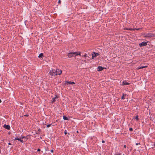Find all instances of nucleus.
Here are the masks:
<instances>
[{
  "instance_id": "f257e3e1",
  "label": "nucleus",
  "mask_w": 155,
  "mask_h": 155,
  "mask_svg": "<svg viewBox=\"0 0 155 155\" xmlns=\"http://www.w3.org/2000/svg\"><path fill=\"white\" fill-rule=\"evenodd\" d=\"M56 73V72L55 71V70L54 69H52V70H51L50 71L49 74H50L51 76H55L57 75V74Z\"/></svg>"
},
{
  "instance_id": "f03ea898",
  "label": "nucleus",
  "mask_w": 155,
  "mask_h": 155,
  "mask_svg": "<svg viewBox=\"0 0 155 155\" xmlns=\"http://www.w3.org/2000/svg\"><path fill=\"white\" fill-rule=\"evenodd\" d=\"M154 35L152 33H148L147 34L144 36V37L146 38H149L154 37Z\"/></svg>"
},
{
  "instance_id": "7ed1b4c3",
  "label": "nucleus",
  "mask_w": 155,
  "mask_h": 155,
  "mask_svg": "<svg viewBox=\"0 0 155 155\" xmlns=\"http://www.w3.org/2000/svg\"><path fill=\"white\" fill-rule=\"evenodd\" d=\"M99 55V53L94 52L92 54V58H95L97 56H98Z\"/></svg>"
},
{
  "instance_id": "20e7f679",
  "label": "nucleus",
  "mask_w": 155,
  "mask_h": 155,
  "mask_svg": "<svg viewBox=\"0 0 155 155\" xmlns=\"http://www.w3.org/2000/svg\"><path fill=\"white\" fill-rule=\"evenodd\" d=\"M55 71L56 72V74H57V75H60L61 74L62 71L59 69H57L56 70H55Z\"/></svg>"
},
{
  "instance_id": "39448f33",
  "label": "nucleus",
  "mask_w": 155,
  "mask_h": 155,
  "mask_svg": "<svg viewBox=\"0 0 155 155\" xmlns=\"http://www.w3.org/2000/svg\"><path fill=\"white\" fill-rule=\"evenodd\" d=\"M74 54L75 53H74V52H71L68 53L67 55V56H68L69 58H71L72 57L74 56Z\"/></svg>"
},
{
  "instance_id": "423d86ee",
  "label": "nucleus",
  "mask_w": 155,
  "mask_h": 155,
  "mask_svg": "<svg viewBox=\"0 0 155 155\" xmlns=\"http://www.w3.org/2000/svg\"><path fill=\"white\" fill-rule=\"evenodd\" d=\"M147 42H143L139 44V46L140 47H142L143 46H145L147 45Z\"/></svg>"
},
{
  "instance_id": "0eeeda50",
  "label": "nucleus",
  "mask_w": 155,
  "mask_h": 155,
  "mask_svg": "<svg viewBox=\"0 0 155 155\" xmlns=\"http://www.w3.org/2000/svg\"><path fill=\"white\" fill-rule=\"evenodd\" d=\"M75 84V83L73 81L71 82V81H66L65 83L64 84V85H66V84Z\"/></svg>"
},
{
  "instance_id": "6e6552de",
  "label": "nucleus",
  "mask_w": 155,
  "mask_h": 155,
  "mask_svg": "<svg viewBox=\"0 0 155 155\" xmlns=\"http://www.w3.org/2000/svg\"><path fill=\"white\" fill-rule=\"evenodd\" d=\"M105 68L101 66H99L97 68V71H101L104 70Z\"/></svg>"
},
{
  "instance_id": "1a4fd4ad",
  "label": "nucleus",
  "mask_w": 155,
  "mask_h": 155,
  "mask_svg": "<svg viewBox=\"0 0 155 155\" xmlns=\"http://www.w3.org/2000/svg\"><path fill=\"white\" fill-rule=\"evenodd\" d=\"M3 127L8 130H10V126L9 125H6V124L3 126Z\"/></svg>"
},
{
  "instance_id": "9d476101",
  "label": "nucleus",
  "mask_w": 155,
  "mask_h": 155,
  "mask_svg": "<svg viewBox=\"0 0 155 155\" xmlns=\"http://www.w3.org/2000/svg\"><path fill=\"white\" fill-rule=\"evenodd\" d=\"M130 84V83L127 82L126 81H124L123 82L122 85H128Z\"/></svg>"
},
{
  "instance_id": "9b49d317",
  "label": "nucleus",
  "mask_w": 155,
  "mask_h": 155,
  "mask_svg": "<svg viewBox=\"0 0 155 155\" xmlns=\"http://www.w3.org/2000/svg\"><path fill=\"white\" fill-rule=\"evenodd\" d=\"M74 53H75V56L77 55H81V52L80 51H76L75 52H74Z\"/></svg>"
},
{
  "instance_id": "f8f14e48",
  "label": "nucleus",
  "mask_w": 155,
  "mask_h": 155,
  "mask_svg": "<svg viewBox=\"0 0 155 155\" xmlns=\"http://www.w3.org/2000/svg\"><path fill=\"white\" fill-rule=\"evenodd\" d=\"M63 119L64 120H69V118H68V117H66L65 115H64L63 116Z\"/></svg>"
},
{
  "instance_id": "ddd939ff",
  "label": "nucleus",
  "mask_w": 155,
  "mask_h": 155,
  "mask_svg": "<svg viewBox=\"0 0 155 155\" xmlns=\"http://www.w3.org/2000/svg\"><path fill=\"white\" fill-rule=\"evenodd\" d=\"M44 57V54L43 53H40L38 55V57L39 58H42Z\"/></svg>"
},
{
  "instance_id": "4468645a",
  "label": "nucleus",
  "mask_w": 155,
  "mask_h": 155,
  "mask_svg": "<svg viewBox=\"0 0 155 155\" xmlns=\"http://www.w3.org/2000/svg\"><path fill=\"white\" fill-rule=\"evenodd\" d=\"M135 29H136V28H126V29H124V30H135Z\"/></svg>"
},
{
  "instance_id": "2eb2a0df",
  "label": "nucleus",
  "mask_w": 155,
  "mask_h": 155,
  "mask_svg": "<svg viewBox=\"0 0 155 155\" xmlns=\"http://www.w3.org/2000/svg\"><path fill=\"white\" fill-rule=\"evenodd\" d=\"M126 94H123V96L121 97V99H125V98L124 97V96H126Z\"/></svg>"
},
{
  "instance_id": "dca6fc26",
  "label": "nucleus",
  "mask_w": 155,
  "mask_h": 155,
  "mask_svg": "<svg viewBox=\"0 0 155 155\" xmlns=\"http://www.w3.org/2000/svg\"><path fill=\"white\" fill-rule=\"evenodd\" d=\"M52 101L51 102L52 103H53L55 102V100H56L55 98L54 97V98H52Z\"/></svg>"
},
{
  "instance_id": "f3484780",
  "label": "nucleus",
  "mask_w": 155,
  "mask_h": 155,
  "mask_svg": "<svg viewBox=\"0 0 155 155\" xmlns=\"http://www.w3.org/2000/svg\"><path fill=\"white\" fill-rule=\"evenodd\" d=\"M134 119H136L137 120H139V118L138 115H137L135 117H134Z\"/></svg>"
},
{
  "instance_id": "a211bd4d",
  "label": "nucleus",
  "mask_w": 155,
  "mask_h": 155,
  "mask_svg": "<svg viewBox=\"0 0 155 155\" xmlns=\"http://www.w3.org/2000/svg\"><path fill=\"white\" fill-rule=\"evenodd\" d=\"M21 137L20 138H18V137H17V138H15L13 140H18V141H20V140L21 139Z\"/></svg>"
},
{
  "instance_id": "6ab92c4d",
  "label": "nucleus",
  "mask_w": 155,
  "mask_h": 155,
  "mask_svg": "<svg viewBox=\"0 0 155 155\" xmlns=\"http://www.w3.org/2000/svg\"><path fill=\"white\" fill-rule=\"evenodd\" d=\"M147 67V66H141L140 68H139V69H142V68H145Z\"/></svg>"
},
{
  "instance_id": "aec40b11",
  "label": "nucleus",
  "mask_w": 155,
  "mask_h": 155,
  "mask_svg": "<svg viewBox=\"0 0 155 155\" xmlns=\"http://www.w3.org/2000/svg\"><path fill=\"white\" fill-rule=\"evenodd\" d=\"M29 136L28 135L26 136V137H25V138H26L27 139H28V138H29Z\"/></svg>"
},
{
  "instance_id": "412c9836",
  "label": "nucleus",
  "mask_w": 155,
  "mask_h": 155,
  "mask_svg": "<svg viewBox=\"0 0 155 155\" xmlns=\"http://www.w3.org/2000/svg\"><path fill=\"white\" fill-rule=\"evenodd\" d=\"M133 130V129L132 128H129V130L130 131H132Z\"/></svg>"
},
{
  "instance_id": "4be33fe9",
  "label": "nucleus",
  "mask_w": 155,
  "mask_h": 155,
  "mask_svg": "<svg viewBox=\"0 0 155 155\" xmlns=\"http://www.w3.org/2000/svg\"><path fill=\"white\" fill-rule=\"evenodd\" d=\"M59 97V96L57 95H55V97H54V98H55V99H57V98H58Z\"/></svg>"
},
{
  "instance_id": "5701e85b",
  "label": "nucleus",
  "mask_w": 155,
  "mask_h": 155,
  "mask_svg": "<svg viewBox=\"0 0 155 155\" xmlns=\"http://www.w3.org/2000/svg\"><path fill=\"white\" fill-rule=\"evenodd\" d=\"M64 133L65 135H66L67 134V132L66 130H65L64 131Z\"/></svg>"
},
{
  "instance_id": "b1692460",
  "label": "nucleus",
  "mask_w": 155,
  "mask_h": 155,
  "mask_svg": "<svg viewBox=\"0 0 155 155\" xmlns=\"http://www.w3.org/2000/svg\"><path fill=\"white\" fill-rule=\"evenodd\" d=\"M51 124H48L47 125V127H49L51 126Z\"/></svg>"
},
{
  "instance_id": "393cba45",
  "label": "nucleus",
  "mask_w": 155,
  "mask_h": 155,
  "mask_svg": "<svg viewBox=\"0 0 155 155\" xmlns=\"http://www.w3.org/2000/svg\"><path fill=\"white\" fill-rule=\"evenodd\" d=\"M20 142H21V143H24V141H23V140H22L21 139L20 140Z\"/></svg>"
},
{
  "instance_id": "a878e982",
  "label": "nucleus",
  "mask_w": 155,
  "mask_h": 155,
  "mask_svg": "<svg viewBox=\"0 0 155 155\" xmlns=\"http://www.w3.org/2000/svg\"><path fill=\"white\" fill-rule=\"evenodd\" d=\"M61 2L60 0H59L58 2V4H60L61 3Z\"/></svg>"
},
{
  "instance_id": "bb28decb",
  "label": "nucleus",
  "mask_w": 155,
  "mask_h": 155,
  "mask_svg": "<svg viewBox=\"0 0 155 155\" xmlns=\"http://www.w3.org/2000/svg\"><path fill=\"white\" fill-rule=\"evenodd\" d=\"M115 155H121V153H116Z\"/></svg>"
},
{
  "instance_id": "cd10ccee",
  "label": "nucleus",
  "mask_w": 155,
  "mask_h": 155,
  "mask_svg": "<svg viewBox=\"0 0 155 155\" xmlns=\"http://www.w3.org/2000/svg\"><path fill=\"white\" fill-rule=\"evenodd\" d=\"M21 138L22 139H23L25 138V136H21Z\"/></svg>"
},
{
  "instance_id": "c85d7f7f",
  "label": "nucleus",
  "mask_w": 155,
  "mask_h": 155,
  "mask_svg": "<svg viewBox=\"0 0 155 155\" xmlns=\"http://www.w3.org/2000/svg\"><path fill=\"white\" fill-rule=\"evenodd\" d=\"M41 151V150L39 148H38L37 150V151L38 152H39V151Z\"/></svg>"
},
{
  "instance_id": "c756f323",
  "label": "nucleus",
  "mask_w": 155,
  "mask_h": 155,
  "mask_svg": "<svg viewBox=\"0 0 155 155\" xmlns=\"http://www.w3.org/2000/svg\"><path fill=\"white\" fill-rule=\"evenodd\" d=\"M83 57H84L85 58L86 57H87V54H84L83 56Z\"/></svg>"
},
{
  "instance_id": "7c9ffc66",
  "label": "nucleus",
  "mask_w": 155,
  "mask_h": 155,
  "mask_svg": "<svg viewBox=\"0 0 155 155\" xmlns=\"http://www.w3.org/2000/svg\"><path fill=\"white\" fill-rule=\"evenodd\" d=\"M24 116H25V117H28L29 116V115H28V114H25Z\"/></svg>"
},
{
  "instance_id": "2f4dec72",
  "label": "nucleus",
  "mask_w": 155,
  "mask_h": 155,
  "mask_svg": "<svg viewBox=\"0 0 155 155\" xmlns=\"http://www.w3.org/2000/svg\"><path fill=\"white\" fill-rule=\"evenodd\" d=\"M102 142L103 143H105V141L104 140H102Z\"/></svg>"
},
{
  "instance_id": "473e14b6",
  "label": "nucleus",
  "mask_w": 155,
  "mask_h": 155,
  "mask_svg": "<svg viewBox=\"0 0 155 155\" xmlns=\"http://www.w3.org/2000/svg\"><path fill=\"white\" fill-rule=\"evenodd\" d=\"M36 133L37 134H39V132H37Z\"/></svg>"
},
{
  "instance_id": "72a5a7b5",
  "label": "nucleus",
  "mask_w": 155,
  "mask_h": 155,
  "mask_svg": "<svg viewBox=\"0 0 155 155\" xmlns=\"http://www.w3.org/2000/svg\"><path fill=\"white\" fill-rule=\"evenodd\" d=\"M126 145H124V148H126Z\"/></svg>"
},
{
  "instance_id": "f704fd0d",
  "label": "nucleus",
  "mask_w": 155,
  "mask_h": 155,
  "mask_svg": "<svg viewBox=\"0 0 155 155\" xmlns=\"http://www.w3.org/2000/svg\"><path fill=\"white\" fill-rule=\"evenodd\" d=\"M51 152L53 153V152H54V150H51Z\"/></svg>"
},
{
  "instance_id": "c9c22d12",
  "label": "nucleus",
  "mask_w": 155,
  "mask_h": 155,
  "mask_svg": "<svg viewBox=\"0 0 155 155\" xmlns=\"http://www.w3.org/2000/svg\"><path fill=\"white\" fill-rule=\"evenodd\" d=\"M45 150H46V151H48V150H49V149L48 148H47V149H45Z\"/></svg>"
},
{
  "instance_id": "e433bc0d",
  "label": "nucleus",
  "mask_w": 155,
  "mask_h": 155,
  "mask_svg": "<svg viewBox=\"0 0 155 155\" xmlns=\"http://www.w3.org/2000/svg\"><path fill=\"white\" fill-rule=\"evenodd\" d=\"M41 131V130L40 129H39L38 130V132H40V131Z\"/></svg>"
},
{
  "instance_id": "4c0bfd02",
  "label": "nucleus",
  "mask_w": 155,
  "mask_h": 155,
  "mask_svg": "<svg viewBox=\"0 0 155 155\" xmlns=\"http://www.w3.org/2000/svg\"><path fill=\"white\" fill-rule=\"evenodd\" d=\"M8 144L9 145H11V144L10 143H8Z\"/></svg>"
},
{
  "instance_id": "58836bf2",
  "label": "nucleus",
  "mask_w": 155,
  "mask_h": 155,
  "mask_svg": "<svg viewBox=\"0 0 155 155\" xmlns=\"http://www.w3.org/2000/svg\"><path fill=\"white\" fill-rule=\"evenodd\" d=\"M140 29V28H137V29L136 28V29L137 30H139Z\"/></svg>"
},
{
  "instance_id": "ea45409f",
  "label": "nucleus",
  "mask_w": 155,
  "mask_h": 155,
  "mask_svg": "<svg viewBox=\"0 0 155 155\" xmlns=\"http://www.w3.org/2000/svg\"><path fill=\"white\" fill-rule=\"evenodd\" d=\"M2 102V101L1 99H0V103Z\"/></svg>"
},
{
  "instance_id": "a19ab883",
  "label": "nucleus",
  "mask_w": 155,
  "mask_h": 155,
  "mask_svg": "<svg viewBox=\"0 0 155 155\" xmlns=\"http://www.w3.org/2000/svg\"><path fill=\"white\" fill-rule=\"evenodd\" d=\"M136 145H138V143H136Z\"/></svg>"
},
{
  "instance_id": "79ce46f5",
  "label": "nucleus",
  "mask_w": 155,
  "mask_h": 155,
  "mask_svg": "<svg viewBox=\"0 0 155 155\" xmlns=\"http://www.w3.org/2000/svg\"><path fill=\"white\" fill-rule=\"evenodd\" d=\"M77 133H79V132H78V131H77Z\"/></svg>"
},
{
  "instance_id": "37998d69",
  "label": "nucleus",
  "mask_w": 155,
  "mask_h": 155,
  "mask_svg": "<svg viewBox=\"0 0 155 155\" xmlns=\"http://www.w3.org/2000/svg\"><path fill=\"white\" fill-rule=\"evenodd\" d=\"M150 120H152V119H152V118H151V117H150Z\"/></svg>"
},
{
  "instance_id": "c03bdc74",
  "label": "nucleus",
  "mask_w": 155,
  "mask_h": 155,
  "mask_svg": "<svg viewBox=\"0 0 155 155\" xmlns=\"http://www.w3.org/2000/svg\"><path fill=\"white\" fill-rule=\"evenodd\" d=\"M138 144H140V143H138Z\"/></svg>"
},
{
  "instance_id": "a18cd8bd",
  "label": "nucleus",
  "mask_w": 155,
  "mask_h": 155,
  "mask_svg": "<svg viewBox=\"0 0 155 155\" xmlns=\"http://www.w3.org/2000/svg\"><path fill=\"white\" fill-rule=\"evenodd\" d=\"M40 138L41 139L42 137H40Z\"/></svg>"
},
{
  "instance_id": "49530a36",
  "label": "nucleus",
  "mask_w": 155,
  "mask_h": 155,
  "mask_svg": "<svg viewBox=\"0 0 155 155\" xmlns=\"http://www.w3.org/2000/svg\"><path fill=\"white\" fill-rule=\"evenodd\" d=\"M8 134H10V132H9V133H8Z\"/></svg>"
}]
</instances>
